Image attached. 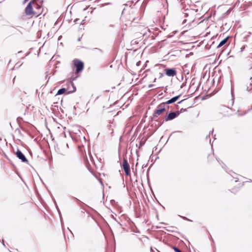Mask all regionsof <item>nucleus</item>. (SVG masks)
I'll list each match as a JSON object with an SVG mask.
<instances>
[{"instance_id":"obj_10","label":"nucleus","mask_w":252,"mask_h":252,"mask_svg":"<svg viewBox=\"0 0 252 252\" xmlns=\"http://www.w3.org/2000/svg\"><path fill=\"white\" fill-rule=\"evenodd\" d=\"M247 91L252 92V76L250 77V82L247 86Z\"/></svg>"},{"instance_id":"obj_3","label":"nucleus","mask_w":252,"mask_h":252,"mask_svg":"<svg viewBox=\"0 0 252 252\" xmlns=\"http://www.w3.org/2000/svg\"><path fill=\"white\" fill-rule=\"evenodd\" d=\"M74 66L75 68V73L81 72L84 68V63L80 60L75 59L73 60Z\"/></svg>"},{"instance_id":"obj_1","label":"nucleus","mask_w":252,"mask_h":252,"mask_svg":"<svg viewBox=\"0 0 252 252\" xmlns=\"http://www.w3.org/2000/svg\"><path fill=\"white\" fill-rule=\"evenodd\" d=\"M165 111V103H161L159 104L153 115V118H157L158 115H161Z\"/></svg>"},{"instance_id":"obj_29","label":"nucleus","mask_w":252,"mask_h":252,"mask_svg":"<svg viewBox=\"0 0 252 252\" xmlns=\"http://www.w3.org/2000/svg\"><path fill=\"white\" fill-rule=\"evenodd\" d=\"M2 140V138L1 137H0V140Z\"/></svg>"},{"instance_id":"obj_4","label":"nucleus","mask_w":252,"mask_h":252,"mask_svg":"<svg viewBox=\"0 0 252 252\" xmlns=\"http://www.w3.org/2000/svg\"><path fill=\"white\" fill-rule=\"evenodd\" d=\"M122 166L126 176L130 175V167L126 158H124Z\"/></svg>"},{"instance_id":"obj_19","label":"nucleus","mask_w":252,"mask_h":252,"mask_svg":"<svg viewBox=\"0 0 252 252\" xmlns=\"http://www.w3.org/2000/svg\"><path fill=\"white\" fill-rule=\"evenodd\" d=\"M244 48H245V47H244H244H242V48H241V51H242L244 50Z\"/></svg>"},{"instance_id":"obj_16","label":"nucleus","mask_w":252,"mask_h":252,"mask_svg":"<svg viewBox=\"0 0 252 252\" xmlns=\"http://www.w3.org/2000/svg\"><path fill=\"white\" fill-rule=\"evenodd\" d=\"M94 50H96L98 51L99 53L101 54L103 53V50L101 49L95 48L94 49Z\"/></svg>"},{"instance_id":"obj_24","label":"nucleus","mask_w":252,"mask_h":252,"mask_svg":"<svg viewBox=\"0 0 252 252\" xmlns=\"http://www.w3.org/2000/svg\"><path fill=\"white\" fill-rule=\"evenodd\" d=\"M29 0H24V3L27 2Z\"/></svg>"},{"instance_id":"obj_13","label":"nucleus","mask_w":252,"mask_h":252,"mask_svg":"<svg viewBox=\"0 0 252 252\" xmlns=\"http://www.w3.org/2000/svg\"><path fill=\"white\" fill-rule=\"evenodd\" d=\"M66 91V89L63 88H61L58 90L57 95H61V94H63L64 93H65Z\"/></svg>"},{"instance_id":"obj_14","label":"nucleus","mask_w":252,"mask_h":252,"mask_svg":"<svg viewBox=\"0 0 252 252\" xmlns=\"http://www.w3.org/2000/svg\"><path fill=\"white\" fill-rule=\"evenodd\" d=\"M173 249L174 250L175 252H182L179 248L176 247H173Z\"/></svg>"},{"instance_id":"obj_20","label":"nucleus","mask_w":252,"mask_h":252,"mask_svg":"<svg viewBox=\"0 0 252 252\" xmlns=\"http://www.w3.org/2000/svg\"><path fill=\"white\" fill-rule=\"evenodd\" d=\"M36 6H37V8H38V9L40 8V7L38 5L36 4Z\"/></svg>"},{"instance_id":"obj_8","label":"nucleus","mask_w":252,"mask_h":252,"mask_svg":"<svg viewBox=\"0 0 252 252\" xmlns=\"http://www.w3.org/2000/svg\"><path fill=\"white\" fill-rule=\"evenodd\" d=\"M165 74L169 77H173L177 74L176 69L174 68H166L165 69Z\"/></svg>"},{"instance_id":"obj_27","label":"nucleus","mask_w":252,"mask_h":252,"mask_svg":"<svg viewBox=\"0 0 252 252\" xmlns=\"http://www.w3.org/2000/svg\"><path fill=\"white\" fill-rule=\"evenodd\" d=\"M183 86H184V84H183V85L181 86V88H182L183 87Z\"/></svg>"},{"instance_id":"obj_23","label":"nucleus","mask_w":252,"mask_h":252,"mask_svg":"<svg viewBox=\"0 0 252 252\" xmlns=\"http://www.w3.org/2000/svg\"><path fill=\"white\" fill-rule=\"evenodd\" d=\"M143 145L141 142H140L139 145L140 146H141Z\"/></svg>"},{"instance_id":"obj_12","label":"nucleus","mask_w":252,"mask_h":252,"mask_svg":"<svg viewBox=\"0 0 252 252\" xmlns=\"http://www.w3.org/2000/svg\"><path fill=\"white\" fill-rule=\"evenodd\" d=\"M69 85L71 86V87L72 88V90L68 91L67 93V94L74 92L76 91V87L74 86V84H73V83L72 82H70V84Z\"/></svg>"},{"instance_id":"obj_5","label":"nucleus","mask_w":252,"mask_h":252,"mask_svg":"<svg viewBox=\"0 0 252 252\" xmlns=\"http://www.w3.org/2000/svg\"><path fill=\"white\" fill-rule=\"evenodd\" d=\"M179 115V113L176 112H170L166 117L164 118V121L167 122L172 120Z\"/></svg>"},{"instance_id":"obj_7","label":"nucleus","mask_w":252,"mask_h":252,"mask_svg":"<svg viewBox=\"0 0 252 252\" xmlns=\"http://www.w3.org/2000/svg\"><path fill=\"white\" fill-rule=\"evenodd\" d=\"M15 155L19 159L21 160L22 162H28V160L25 156V155L18 149L17 150V151L15 153Z\"/></svg>"},{"instance_id":"obj_6","label":"nucleus","mask_w":252,"mask_h":252,"mask_svg":"<svg viewBox=\"0 0 252 252\" xmlns=\"http://www.w3.org/2000/svg\"><path fill=\"white\" fill-rule=\"evenodd\" d=\"M32 3H33V2L32 0L27 5L25 10V12L26 15H31L34 13L32 8Z\"/></svg>"},{"instance_id":"obj_22","label":"nucleus","mask_w":252,"mask_h":252,"mask_svg":"<svg viewBox=\"0 0 252 252\" xmlns=\"http://www.w3.org/2000/svg\"><path fill=\"white\" fill-rule=\"evenodd\" d=\"M183 218L184 220H188V219L187 218L185 217H183Z\"/></svg>"},{"instance_id":"obj_15","label":"nucleus","mask_w":252,"mask_h":252,"mask_svg":"<svg viewBox=\"0 0 252 252\" xmlns=\"http://www.w3.org/2000/svg\"><path fill=\"white\" fill-rule=\"evenodd\" d=\"M185 111H187V109L182 108L180 109V111H177L176 112L179 113V114H180V113H183Z\"/></svg>"},{"instance_id":"obj_21","label":"nucleus","mask_w":252,"mask_h":252,"mask_svg":"<svg viewBox=\"0 0 252 252\" xmlns=\"http://www.w3.org/2000/svg\"><path fill=\"white\" fill-rule=\"evenodd\" d=\"M188 16V13H185V17H187Z\"/></svg>"},{"instance_id":"obj_9","label":"nucleus","mask_w":252,"mask_h":252,"mask_svg":"<svg viewBox=\"0 0 252 252\" xmlns=\"http://www.w3.org/2000/svg\"><path fill=\"white\" fill-rule=\"evenodd\" d=\"M180 96H181L180 94L175 96L171 98V99H169L167 101H166L165 102H162V103H165V105L173 103L176 102L179 99V98L180 97Z\"/></svg>"},{"instance_id":"obj_26","label":"nucleus","mask_w":252,"mask_h":252,"mask_svg":"<svg viewBox=\"0 0 252 252\" xmlns=\"http://www.w3.org/2000/svg\"><path fill=\"white\" fill-rule=\"evenodd\" d=\"M2 243H3V245H4V240H2Z\"/></svg>"},{"instance_id":"obj_17","label":"nucleus","mask_w":252,"mask_h":252,"mask_svg":"<svg viewBox=\"0 0 252 252\" xmlns=\"http://www.w3.org/2000/svg\"><path fill=\"white\" fill-rule=\"evenodd\" d=\"M154 86V84H149V86H148V88H151L152 87H153Z\"/></svg>"},{"instance_id":"obj_25","label":"nucleus","mask_w":252,"mask_h":252,"mask_svg":"<svg viewBox=\"0 0 252 252\" xmlns=\"http://www.w3.org/2000/svg\"><path fill=\"white\" fill-rule=\"evenodd\" d=\"M184 100H182V101H180L179 102H178V103H181Z\"/></svg>"},{"instance_id":"obj_28","label":"nucleus","mask_w":252,"mask_h":252,"mask_svg":"<svg viewBox=\"0 0 252 252\" xmlns=\"http://www.w3.org/2000/svg\"><path fill=\"white\" fill-rule=\"evenodd\" d=\"M186 21V20H184L183 23H185Z\"/></svg>"},{"instance_id":"obj_2","label":"nucleus","mask_w":252,"mask_h":252,"mask_svg":"<svg viewBox=\"0 0 252 252\" xmlns=\"http://www.w3.org/2000/svg\"><path fill=\"white\" fill-rule=\"evenodd\" d=\"M23 28L19 26H10L8 29V32L11 34H23V32L21 30H23Z\"/></svg>"},{"instance_id":"obj_11","label":"nucleus","mask_w":252,"mask_h":252,"mask_svg":"<svg viewBox=\"0 0 252 252\" xmlns=\"http://www.w3.org/2000/svg\"><path fill=\"white\" fill-rule=\"evenodd\" d=\"M228 39V37H226L222 40L219 43V44L217 46V48H220L222 46L224 45L226 43Z\"/></svg>"},{"instance_id":"obj_18","label":"nucleus","mask_w":252,"mask_h":252,"mask_svg":"<svg viewBox=\"0 0 252 252\" xmlns=\"http://www.w3.org/2000/svg\"><path fill=\"white\" fill-rule=\"evenodd\" d=\"M54 203H55V205H56V208H57V209L59 210L58 207V206H57V204H56V201L55 200V199H54Z\"/></svg>"}]
</instances>
